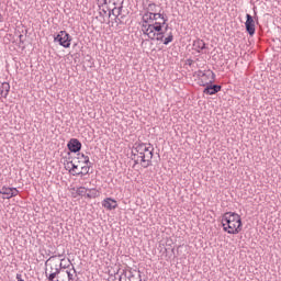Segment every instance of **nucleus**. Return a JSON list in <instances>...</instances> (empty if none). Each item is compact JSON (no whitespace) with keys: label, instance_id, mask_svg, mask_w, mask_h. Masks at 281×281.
<instances>
[{"label":"nucleus","instance_id":"1","mask_svg":"<svg viewBox=\"0 0 281 281\" xmlns=\"http://www.w3.org/2000/svg\"><path fill=\"white\" fill-rule=\"evenodd\" d=\"M222 227L227 234H240L243 232V220L234 212H226L222 216Z\"/></svg>","mask_w":281,"mask_h":281},{"label":"nucleus","instance_id":"2","mask_svg":"<svg viewBox=\"0 0 281 281\" xmlns=\"http://www.w3.org/2000/svg\"><path fill=\"white\" fill-rule=\"evenodd\" d=\"M200 79V87H205L203 90V93L206 95H216L223 89L220 85H214V81L216 80V74L214 71L209 70L206 72H203V70H199Z\"/></svg>","mask_w":281,"mask_h":281},{"label":"nucleus","instance_id":"3","mask_svg":"<svg viewBox=\"0 0 281 281\" xmlns=\"http://www.w3.org/2000/svg\"><path fill=\"white\" fill-rule=\"evenodd\" d=\"M65 262V258L60 259V262L56 260V256L49 257L45 261V267H49L45 269V276L48 281H59L56 278H60L61 272H65L68 266H63Z\"/></svg>","mask_w":281,"mask_h":281},{"label":"nucleus","instance_id":"4","mask_svg":"<svg viewBox=\"0 0 281 281\" xmlns=\"http://www.w3.org/2000/svg\"><path fill=\"white\" fill-rule=\"evenodd\" d=\"M71 41H74V38L67 31H60L57 35H54V43H58V45L65 49L71 47Z\"/></svg>","mask_w":281,"mask_h":281},{"label":"nucleus","instance_id":"5","mask_svg":"<svg viewBox=\"0 0 281 281\" xmlns=\"http://www.w3.org/2000/svg\"><path fill=\"white\" fill-rule=\"evenodd\" d=\"M158 19H161L164 23H168V16H165L161 12L153 13V12H145L142 21L143 23H153V21H157Z\"/></svg>","mask_w":281,"mask_h":281},{"label":"nucleus","instance_id":"6","mask_svg":"<svg viewBox=\"0 0 281 281\" xmlns=\"http://www.w3.org/2000/svg\"><path fill=\"white\" fill-rule=\"evenodd\" d=\"M245 27L249 36H254V34H256V21H254V16L249 13L246 14Z\"/></svg>","mask_w":281,"mask_h":281},{"label":"nucleus","instance_id":"7","mask_svg":"<svg viewBox=\"0 0 281 281\" xmlns=\"http://www.w3.org/2000/svg\"><path fill=\"white\" fill-rule=\"evenodd\" d=\"M0 194L3 195V199H12L19 196V189L4 186L0 188Z\"/></svg>","mask_w":281,"mask_h":281},{"label":"nucleus","instance_id":"8","mask_svg":"<svg viewBox=\"0 0 281 281\" xmlns=\"http://www.w3.org/2000/svg\"><path fill=\"white\" fill-rule=\"evenodd\" d=\"M67 148L69 150L67 155H71V153H80V150H82V143H80L78 138H71L67 144Z\"/></svg>","mask_w":281,"mask_h":281},{"label":"nucleus","instance_id":"9","mask_svg":"<svg viewBox=\"0 0 281 281\" xmlns=\"http://www.w3.org/2000/svg\"><path fill=\"white\" fill-rule=\"evenodd\" d=\"M155 155V147H148V150L145 151V165L144 168H148L153 166V157Z\"/></svg>","mask_w":281,"mask_h":281},{"label":"nucleus","instance_id":"10","mask_svg":"<svg viewBox=\"0 0 281 281\" xmlns=\"http://www.w3.org/2000/svg\"><path fill=\"white\" fill-rule=\"evenodd\" d=\"M150 27H153V23H144L143 22V24H142L143 34H145V36H148V38H150V41H155V36H153V30Z\"/></svg>","mask_w":281,"mask_h":281},{"label":"nucleus","instance_id":"11","mask_svg":"<svg viewBox=\"0 0 281 281\" xmlns=\"http://www.w3.org/2000/svg\"><path fill=\"white\" fill-rule=\"evenodd\" d=\"M102 205L105 207V210H115L117 207V201L112 198H106L103 200Z\"/></svg>","mask_w":281,"mask_h":281},{"label":"nucleus","instance_id":"12","mask_svg":"<svg viewBox=\"0 0 281 281\" xmlns=\"http://www.w3.org/2000/svg\"><path fill=\"white\" fill-rule=\"evenodd\" d=\"M193 49L198 52V54H201V52L205 49V42L201 38L193 41Z\"/></svg>","mask_w":281,"mask_h":281},{"label":"nucleus","instance_id":"13","mask_svg":"<svg viewBox=\"0 0 281 281\" xmlns=\"http://www.w3.org/2000/svg\"><path fill=\"white\" fill-rule=\"evenodd\" d=\"M64 166H66V170H69V172L71 175H76V170H78V165L74 164V160H66V162H64Z\"/></svg>","mask_w":281,"mask_h":281},{"label":"nucleus","instance_id":"14","mask_svg":"<svg viewBox=\"0 0 281 281\" xmlns=\"http://www.w3.org/2000/svg\"><path fill=\"white\" fill-rule=\"evenodd\" d=\"M10 93V83L2 82L0 86V95L1 98H8V94Z\"/></svg>","mask_w":281,"mask_h":281},{"label":"nucleus","instance_id":"15","mask_svg":"<svg viewBox=\"0 0 281 281\" xmlns=\"http://www.w3.org/2000/svg\"><path fill=\"white\" fill-rule=\"evenodd\" d=\"M64 276L67 277L68 281H74V276H76V268L72 267L71 270L64 269Z\"/></svg>","mask_w":281,"mask_h":281},{"label":"nucleus","instance_id":"16","mask_svg":"<svg viewBox=\"0 0 281 281\" xmlns=\"http://www.w3.org/2000/svg\"><path fill=\"white\" fill-rule=\"evenodd\" d=\"M134 150L135 153H146V150H148V147L146 146L145 143H136L134 146Z\"/></svg>","mask_w":281,"mask_h":281},{"label":"nucleus","instance_id":"17","mask_svg":"<svg viewBox=\"0 0 281 281\" xmlns=\"http://www.w3.org/2000/svg\"><path fill=\"white\" fill-rule=\"evenodd\" d=\"M165 25H166V23H164V21L151 23V27H153L154 32H157V33H160L161 30H164Z\"/></svg>","mask_w":281,"mask_h":281},{"label":"nucleus","instance_id":"18","mask_svg":"<svg viewBox=\"0 0 281 281\" xmlns=\"http://www.w3.org/2000/svg\"><path fill=\"white\" fill-rule=\"evenodd\" d=\"M89 167H81V171L74 173V177H85V175H89Z\"/></svg>","mask_w":281,"mask_h":281},{"label":"nucleus","instance_id":"19","mask_svg":"<svg viewBox=\"0 0 281 281\" xmlns=\"http://www.w3.org/2000/svg\"><path fill=\"white\" fill-rule=\"evenodd\" d=\"M77 159H79V164H89V156L85 155V154H77Z\"/></svg>","mask_w":281,"mask_h":281},{"label":"nucleus","instance_id":"20","mask_svg":"<svg viewBox=\"0 0 281 281\" xmlns=\"http://www.w3.org/2000/svg\"><path fill=\"white\" fill-rule=\"evenodd\" d=\"M95 196H98V190L89 189V192L87 193V199H95Z\"/></svg>","mask_w":281,"mask_h":281},{"label":"nucleus","instance_id":"21","mask_svg":"<svg viewBox=\"0 0 281 281\" xmlns=\"http://www.w3.org/2000/svg\"><path fill=\"white\" fill-rule=\"evenodd\" d=\"M175 41V35L172 33H169V35L164 40V45H170Z\"/></svg>","mask_w":281,"mask_h":281},{"label":"nucleus","instance_id":"22","mask_svg":"<svg viewBox=\"0 0 281 281\" xmlns=\"http://www.w3.org/2000/svg\"><path fill=\"white\" fill-rule=\"evenodd\" d=\"M76 194H78V196H85V194H87V188H85V187H79V188L76 190Z\"/></svg>","mask_w":281,"mask_h":281},{"label":"nucleus","instance_id":"23","mask_svg":"<svg viewBox=\"0 0 281 281\" xmlns=\"http://www.w3.org/2000/svg\"><path fill=\"white\" fill-rule=\"evenodd\" d=\"M137 159H140V165L146 164V153H137Z\"/></svg>","mask_w":281,"mask_h":281},{"label":"nucleus","instance_id":"24","mask_svg":"<svg viewBox=\"0 0 281 281\" xmlns=\"http://www.w3.org/2000/svg\"><path fill=\"white\" fill-rule=\"evenodd\" d=\"M146 12L157 13V4L149 3L148 7H147V11Z\"/></svg>","mask_w":281,"mask_h":281},{"label":"nucleus","instance_id":"25","mask_svg":"<svg viewBox=\"0 0 281 281\" xmlns=\"http://www.w3.org/2000/svg\"><path fill=\"white\" fill-rule=\"evenodd\" d=\"M154 36V41L156 38V41H164V32H160V33H153Z\"/></svg>","mask_w":281,"mask_h":281},{"label":"nucleus","instance_id":"26","mask_svg":"<svg viewBox=\"0 0 281 281\" xmlns=\"http://www.w3.org/2000/svg\"><path fill=\"white\" fill-rule=\"evenodd\" d=\"M124 4V0L121 1V5L117 8V14L115 15V21H117V16H120V14H122V9L124 8L123 7Z\"/></svg>","mask_w":281,"mask_h":281},{"label":"nucleus","instance_id":"27","mask_svg":"<svg viewBox=\"0 0 281 281\" xmlns=\"http://www.w3.org/2000/svg\"><path fill=\"white\" fill-rule=\"evenodd\" d=\"M115 10H117V8L112 9V10L109 12V16H111V14H113V16H117V14H115Z\"/></svg>","mask_w":281,"mask_h":281},{"label":"nucleus","instance_id":"28","mask_svg":"<svg viewBox=\"0 0 281 281\" xmlns=\"http://www.w3.org/2000/svg\"><path fill=\"white\" fill-rule=\"evenodd\" d=\"M132 159H133L135 166H137V164H139V161H142L140 158H137V157H133Z\"/></svg>","mask_w":281,"mask_h":281},{"label":"nucleus","instance_id":"29","mask_svg":"<svg viewBox=\"0 0 281 281\" xmlns=\"http://www.w3.org/2000/svg\"><path fill=\"white\" fill-rule=\"evenodd\" d=\"M16 280L18 281H25V280H23V276L21 273L16 274Z\"/></svg>","mask_w":281,"mask_h":281},{"label":"nucleus","instance_id":"30","mask_svg":"<svg viewBox=\"0 0 281 281\" xmlns=\"http://www.w3.org/2000/svg\"><path fill=\"white\" fill-rule=\"evenodd\" d=\"M122 0H110V3H113V5H117Z\"/></svg>","mask_w":281,"mask_h":281},{"label":"nucleus","instance_id":"31","mask_svg":"<svg viewBox=\"0 0 281 281\" xmlns=\"http://www.w3.org/2000/svg\"><path fill=\"white\" fill-rule=\"evenodd\" d=\"M86 165H87L86 167H88L90 170H91V168H93V162H91V160H89V162Z\"/></svg>","mask_w":281,"mask_h":281},{"label":"nucleus","instance_id":"32","mask_svg":"<svg viewBox=\"0 0 281 281\" xmlns=\"http://www.w3.org/2000/svg\"><path fill=\"white\" fill-rule=\"evenodd\" d=\"M132 157H137V151H135V147L132 149Z\"/></svg>","mask_w":281,"mask_h":281},{"label":"nucleus","instance_id":"33","mask_svg":"<svg viewBox=\"0 0 281 281\" xmlns=\"http://www.w3.org/2000/svg\"><path fill=\"white\" fill-rule=\"evenodd\" d=\"M19 38H20V44L23 45L24 41H23V34H20L19 35Z\"/></svg>","mask_w":281,"mask_h":281},{"label":"nucleus","instance_id":"34","mask_svg":"<svg viewBox=\"0 0 281 281\" xmlns=\"http://www.w3.org/2000/svg\"><path fill=\"white\" fill-rule=\"evenodd\" d=\"M63 267H67V269H69V263H65V261H63Z\"/></svg>","mask_w":281,"mask_h":281},{"label":"nucleus","instance_id":"35","mask_svg":"<svg viewBox=\"0 0 281 281\" xmlns=\"http://www.w3.org/2000/svg\"><path fill=\"white\" fill-rule=\"evenodd\" d=\"M58 276H59V278H67V276H65V273H60Z\"/></svg>","mask_w":281,"mask_h":281},{"label":"nucleus","instance_id":"36","mask_svg":"<svg viewBox=\"0 0 281 281\" xmlns=\"http://www.w3.org/2000/svg\"><path fill=\"white\" fill-rule=\"evenodd\" d=\"M56 258H63V254L61 255H55Z\"/></svg>","mask_w":281,"mask_h":281},{"label":"nucleus","instance_id":"37","mask_svg":"<svg viewBox=\"0 0 281 281\" xmlns=\"http://www.w3.org/2000/svg\"><path fill=\"white\" fill-rule=\"evenodd\" d=\"M150 30H153V34H155V29H153V26H150Z\"/></svg>","mask_w":281,"mask_h":281},{"label":"nucleus","instance_id":"38","mask_svg":"<svg viewBox=\"0 0 281 281\" xmlns=\"http://www.w3.org/2000/svg\"><path fill=\"white\" fill-rule=\"evenodd\" d=\"M166 32H168V24H166V27H165Z\"/></svg>","mask_w":281,"mask_h":281},{"label":"nucleus","instance_id":"39","mask_svg":"<svg viewBox=\"0 0 281 281\" xmlns=\"http://www.w3.org/2000/svg\"><path fill=\"white\" fill-rule=\"evenodd\" d=\"M0 22H3L2 16H1V13H0Z\"/></svg>","mask_w":281,"mask_h":281},{"label":"nucleus","instance_id":"40","mask_svg":"<svg viewBox=\"0 0 281 281\" xmlns=\"http://www.w3.org/2000/svg\"><path fill=\"white\" fill-rule=\"evenodd\" d=\"M103 13H104V14H106V11H105V10H103Z\"/></svg>","mask_w":281,"mask_h":281},{"label":"nucleus","instance_id":"41","mask_svg":"<svg viewBox=\"0 0 281 281\" xmlns=\"http://www.w3.org/2000/svg\"><path fill=\"white\" fill-rule=\"evenodd\" d=\"M69 265H71V261L68 259Z\"/></svg>","mask_w":281,"mask_h":281},{"label":"nucleus","instance_id":"42","mask_svg":"<svg viewBox=\"0 0 281 281\" xmlns=\"http://www.w3.org/2000/svg\"><path fill=\"white\" fill-rule=\"evenodd\" d=\"M104 3H106V0H104Z\"/></svg>","mask_w":281,"mask_h":281}]
</instances>
